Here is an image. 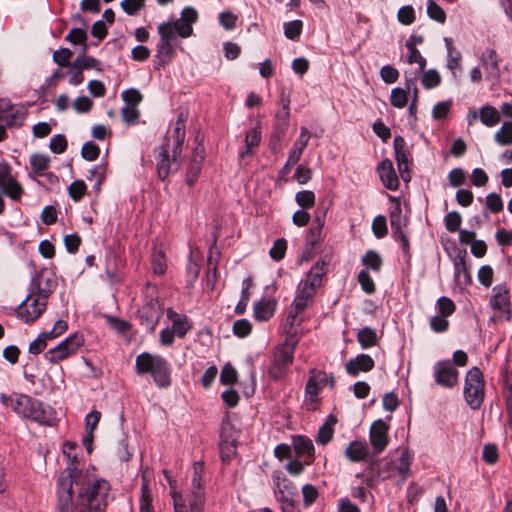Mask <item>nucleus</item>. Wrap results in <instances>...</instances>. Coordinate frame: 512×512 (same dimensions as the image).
<instances>
[{
  "label": "nucleus",
  "mask_w": 512,
  "mask_h": 512,
  "mask_svg": "<svg viewBox=\"0 0 512 512\" xmlns=\"http://www.w3.org/2000/svg\"><path fill=\"white\" fill-rule=\"evenodd\" d=\"M76 448L73 442H65L63 454L69 464L57 479L55 512H105L109 483L104 479H95L74 466Z\"/></svg>",
  "instance_id": "f257e3e1"
},
{
  "label": "nucleus",
  "mask_w": 512,
  "mask_h": 512,
  "mask_svg": "<svg viewBox=\"0 0 512 512\" xmlns=\"http://www.w3.org/2000/svg\"><path fill=\"white\" fill-rule=\"evenodd\" d=\"M185 136V120L180 116L172 134L166 137L164 144L154 150L158 177L162 181L179 169L178 158L182 152Z\"/></svg>",
  "instance_id": "f03ea898"
},
{
  "label": "nucleus",
  "mask_w": 512,
  "mask_h": 512,
  "mask_svg": "<svg viewBox=\"0 0 512 512\" xmlns=\"http://www.w3.org/2000/svg\"><path fill=\"white\" fill-rule=\"evenodd\" d=\"M135 371L140 376L149 374L159 388H167L171 385L170 364L160 355L148 352L139 354L135 360Z\"/></svg>",
  "instance_id": "7ed1b4c3"
},
{
  "label": "nucleus",
  "mask_w": 512,
  "mask_h": 512,
  "mask_svg": "<svg viewBox=\"0 0 512 512\" xmlns=\"http://www.w3.org/2000/svg\"><path fill=\"white\" fill-rule=\"evenodd\" d=\"M295 345V342H289L287 339L273 347L266 369V373L271 380L278 382L286 379L289 368L294 361Z\"/></svg>",
  "instance_id": "20e7f679"
},
{
  "label": "nucleus",
  "mask_w": 512,
  "mask_h": 512,
  "mask_svg": "<svg viewBox=\"0 0 512 512\" xmlns=\"http://www.w3.org/2000/svg\"><path fill=\"white\" fill-rule=\"evenodd\" d=\"M463 393L466 403L472 410L481 407L485 397V380L478 367L474 366L466 373Z\"/></svg>",
  "instance_id": "39448f33"
},
{
  "label": "nucleus",
  "mask_w": 512,
  "mask_h": 512,
  "mask_svg": "<svg viewBox=\"0 0 512 512\" xmlns=\"http://www.w3.org/2000/svg\"><path fill=\"white\" fill-rule=\"evenodd\" d=\"M83 344V335L79 333H74L73 335L61 341L54 348L49 349L44 354V358L48 362L56 364L75 354L82 347Z\"/></svg>",
  "instance_id": "423d86ee"
},
{
  "label": "nucleus",
  "mask_w": 512,
  "mask_h": 512,
  "mask_svg": "<svg viewBox=\"0 0 512 512\" xmlns=\"http://www.w3.org/2000/svg\"><path fill=\"white\" fill-rule=\"evenodd\" d=\"M47 300L29 291L26 298L17 307V317L30 324L37 320L46 310Z\"/></svg>",
  "instance_id": "0eeeda50"
},
{
  "label": "nucleus",
  "mask_w": 512,
  "mask_h": 512,
  "mask_svg": "<svg viewBox=\"0 0 512 512\" xmlns=\"http://www.w3.org/2000/svg\"><path fill=\"white\" fill-rule=\"evenodd\" d=\"M311 375L305 387V404L310 410H315L319 402V393L328 383V375L321 370H311Z\"/></svg>",
  "instance_id": "6e6552de"
},
{
  "label": "nucleus",
  "mask_w": 512,
  "mask_h": 512,
  "mask_svg": "<svg viewBox=\"0 0 512 512\" xmlns=\"http://www.w3.org/2000/svg\"><path fill=\"white\" fill-rule=\"evenodd\" d=\"M204 463L195 462L193 465V476L191 485V499L189 500L190 512H201L203 505L204 486H203Z\"/></svg>",
  "instance_id": "1a4fd4ad"
},
{
  "label": "nucleus",
  "mask_w": 512,
  "mask_h": 512,
  "mask_svg": "<svg viewBox=\"0 0 512 512\" xmlns=\"http://www.w3.org/2000/svg\"><path fill=\"white\" fill-rule=\"evenodd\" d=\"M163 309L157 299H151L138 310V317L144 329L152 333L155 331L161 317Z\"/></svg>",
  "instance_id": "9d476101"
},
{
  "label": "nucleus",
  "mask_w": 512,
  "mask_h": 512,
  "mask_svg": "<svg viewBox=\"0 0 512 512\" xmlns=\"http://www.w3.org/2000/svg\"><path fill=\"white\" fill-rule=\"evenodd\" d=\"M55 287L56 280L53 272L50 269L42 268L32 277L28 290L47 300Z\"/></svg>",
  "instance_id": "9b49d317"
},
{
  "label": "nucleus",
  "mask_w": 512,
  "mask_h": 512,
  "mask_svg": "<svg viewBox=\"0 0 512 512\" xmlns=\"http://www.w3.org/2000/svg\"><path fill=\"white\" fill-rule=\"evenodd\" d=\"M28 405L29 406L27 409V415L24 416L25 419H30L41 425H53L55 420V413L54 410L49 405H46L43 402L32 397L31 402Z\"/></svg>",
  "instance_id": "f8f14e48"
},
{
  "label": "nucleus",
  "mask_w": 512,
  "mask_h": 512,
  "mask_svg": "<svg viewBox=\"0 0 512 512\" xmlns=\"http://www.w3.org/2000/svg\"><path fill=\"white\" fill-rule=\"evenodd\" d=\"M436 383L445 388H453L458 383L459 372L450 361H438L433 366Z\"/></svg>",
  "instance_id": "ddd939ff"
},
{
  "label": "nucleus",
  "mask_w": 512,
  "mask_h": 512,
  "mask_svg": "<svg viewBox=\"0 0 512 512\" xmlns=\"http://www.w3.org/2000/svg\"><path fill=\"white\" fill-rule=\"evenodd\" d=\"M26 117L23 108L12 104L9 100H0V122L5 123L7 127L22 126Z\"/></svg>",
  "instance_id": "4468645a"
},
{
  "label": "nucleus",
  "mask_w": 512,
  "mask_h": 512,
  "mask_svg": "<svg viewBox=\"0 0 512 512\" xmlns=\"http://www.w3.org/2000/svg\"><path fill=\"white\" fill-rule=\"evenodd\" d=\"M489 303L494 311L505 313L507 320L511 319L510 289L506 285L493 287Z\"/></svg>",
  "instance_id": "2eb2a0df"
},
{
  "label": "nucleus",
  "mask_w": 512,
  "mask_h": 512,
  "mask_svg": "<svg viewBox=\"0 0 512 512\" xmlns=\"http://www.w3.org/2000/svg\"><path fill=\"white\" fill-rule=\"evenodd\" d=\"M500 57L491 48L485 49L480 56V64L483 67L487 80L499 81L501 78Z\"/></svg>",
  "instance_id": "dca6fc26"
},
{
  "label": "nucleus",
  "mask_w": 512,
  "mask_h": 512,
  "mask_svg": "<svg viewBox=\"0 0 512 512\" xmlns=\"http://www.w3.org/2000/svg\"><path fill=\"white\" fill-rule=\"evenodd\" d=\"M261 142V131L259 127H253L246 132L245 146L238 153L240 165L246 166L254 155L253 149Z\"/></svg>",
  "instance_id": "f3484780"
},
{
  "label": "nucleus",
  "mask_w": 512,
  "mask_h": 512,
  "mask_svg": "<svg viewBox=\"0 0 512 512\" xmlns=\"http://www.w3.org/2000/svg\"><path fill=\"white\" fill-rule=\"evenodd\" d=\"M388 425L381 419L375 421L369 432L370 443L376 454L381 453L388 444Z\"/></svg>",
  "instance_id": "a211bd4d"
},
{
  "label": "nucleus",
  "mask_w": 512,
  "mask_h": 512,
  "mask_svg": "<svg viewBox=\"0 0 512 512\" xmlns=\"http://www.w3.org/2000/svg\"><path fill=\"white\" fill-rule=\"evenodd\" d=\"M393 147L400 176L403 181L408 182L410 180L409 161L408 152L405 149V141L403 137L396 136L393 140Z\"/></svg>",
  "instance_id": "6ab92c4d"
},
{
  "label": "nucleus",
  "mask_w": 512,
  "mask_h": 512,
  "mask_svg": "<svg viewBox=\"0 0 512 512\" xmlns=\"http://www.w3.org/2000/svg\"><path fill=\"white\" fill-rule=\"evenodd\" d=\"M330 263V259H322L317 261L309 270L306 275V279L301 282L304 286L311 288L316 291L318 287L322 284L323 276L327 272V266Z\"/></svg>",
  "instance_id": "aec40b11"
},
{
  "label": "nucleus",
  "mask_w": 512,
  "mask_h": 512,
  "mask_svg": "<svg viewBox=\"0 0 512 512\" xmlns=\"http://www.w3.org/2000/svg\"><path fill=\"white\" fill-rule=\"evenodd\" d=\"M315 291L300 283L296 297L293 302V311L287 317V321L293 324L297 315L302 312L308 302L313 298Z\"/></svg>",
  "instance_id": "412c9836"
},
{
  "label": "nucleus",
  "mask_w": 512,
  "mask_h": 512,
  "mask_svg": "<svg viewBox=\"0 0 512 512\" xmlns=\"http://www.w3.org/2000/svg\"><path fill=\"white\" fill-rule=\"evenodd\" d=\"M374 366L375 362L371 356L368 354H359L346 363L345 370L348 375L356 377L360 372L371 371Z\"/></svg>",
  "instance_id": "4be33fe9"
},
{
  "label": "nucleus",
  "mask_w": 512,
  "mask_h": 512,
  "mask_svg": "<svg viewBox=\"0 0 512 512\" xmlns=\"http://www.w3.org/2000/svg\"><path fill=\"white\" fill-rule=\"evenodd\" d=\"M377 171L383 185L387 189L396 191L399 188V180L391 160L385 159L381 161L377 167Z\"/></svg>",
  "instance_id": "5701e85b"
},
{
  "label": "nucleus",
  "mask_w": 512,
  "mask_h": 512,
  "mask_svg": "<svg viewBox=\"0 0 512 512\" xmlns=\"http://www.w3.org/2000/svg\"><path fill=\"white\" fill-rule=\"evenodd\" d=\"M311 133L306 127H302L298 139L294 142L293 147L288 155V164H296L308 145Z\"/></svg>",
  "instance_id": "b1692460"
},
{
  "label": "nucleus",
  "mask_w": 512,
  "mask_h": 512,
  "mask_svg": "<svg viewBox=\"0 0 512 512\" xmlns=\"http://www.w3.org/2000/svg\"><path fill=\"white\" fill-rule=\"evenodd\" d=\"M345 456L352 462H362L369 456V448L365 442L352 441L346 447Z\"/></svg>",
  "instance_id": "393cba45"
},
{
  "label": "nucleus",
  "mask_w": 512,
  "mask_h": 512,
  "mask_svg": "<svg viewBox=\"0 0 512 512\" xmlns=\"http://www.w3.org/2000/svg\"><path fill=\"white\" fill-rule=\"evenodd\" d=\"M293 448L298 457H308L310 460L306 464H310L314 458V445L312 441L304 436L293 437Z\"/></svg>",
  "instance_id": "a878e982"
},
{
  "label": "nucleus",
  "mask_w": 512,
  "mask_h": 512,
  "mask_svg": "<svg viewBox=\"0 0 512 512\" xmlns=\"http://www.w3.org/2000/svg\"><path fill=\"white\" fill-rule=\"evenodd\" d=\"M174 54V48L172 43L166 42L163 40H159L157 44V51H156V61H155V68L160 69L167 65Z\"/></svg>",
  "instance_id": "bb28decb"
},
{
  "label": "nucleus",
  "mask_w": 512,
  "mask_h": 512,
  "mask_svg": "<svg viewBox=\"0 0 512 512\" xmlns=\"http://www.w3.org/2000/svg\"><path fill=\"white\" fill-rule=\"evenodd\" d=\"M275 308L274 300L262 299L254 305V317L257 321H267L274 315Z\"/></svg>",
  "instance_id": "cd10ccee"
},
{
  "label": "nucleus",
  "mask_w": 512,
  "mask_h": 512,
  "mask_svg": "<svg viewBox=\"0 0 512 512\" xmlns=\"http://www.w3.org/2000/svg\"><path fill=\"white\" fill-rule=\"evenodd\" d=\"M479 120L486 127H494L500 122L501 115L494 106L485 104L479 109Z\"/></svg>",
  "instance_id": "c85d7f7f"
},
{
  "label": "nucleus",
  "mask_w": 512,
  "mask_h": 512,
  "mask_svg": "<svg viewBox=\"0 0 512 512\" xmlns=\"http://www.w3.org/2000/svg\"><path fill=\"white\" fill-rule=\"evenodd\" d=\"M407 221L402 215L400 203L397 201L396 205L390 212V225L394 235L404 232L403 228L406 226Z\"/></svg>",
  "instance_id": "c756f323"
},
{
  "label": "nucleus",
  "mask_w": 512,
  "mask_h": 512,
  "mask_svg": "<svg viewBox=\"0 0 512 512\" xmlns=\"http://www.w3.org/2000/svg\"><path fill=\"white\" fill-rule=\"evenodd\" d=\"M26 394L13 393L11 395H7L5 393L0 394V402L6 408H11L13 412L16 414L20 410V406H23V403H26Z\"/></svg>",
  "instance_id": "7c9ffc66"
},
{
  "label": "nucleus",
  "mask_w": 512,
  "mask_h": 512,
  "mask_svg": "<svg viewBox=\"0 0 512 512\" xmlns=\"http://www.w3.org/2000/svg\"><path fill=\"white\" fill-rule=\"evenodd\" d=\"M405 46L409 52L408 63L417 64L418 67L414 72L423 73L426 66V59L421 55L420 51L415 47V43L412 41H407Z\"/></svg>",
  "instance_id": "2f4dec72"
},
{
  "label": "nucleus",
  "mask_w": 512,
  "mask_h": 512,
  "mask_svg": "<svg viewBox=\"0 0 512 512\" xmlns=\"http://www.w3.org/2000/svg\"><path fill=\"white\" fill-rule=\"evenodd\" d=\"M337 419L335 416L330 415L326 422L319 428L317 435V442L321 444H327L333 437L334 434V425L336 424Z\"/></svg>",
  "instance_id": "473e14b6"
},
{
  "label": "nucleus",
  "mask_w": 512,
  "mask_h": 512,
  "mask_svg": "<svg viewBox=\"0 0 512 512\" xmlns=\"http://www.w3.org/2000/svg\"><path fill=\"white\" fill-rule=\"evenodd\" d=\"M357 340L364 349L373 347L377 343L376 331L370 327H364L357 332Z\"/></svg>",
  "instance_id": "72a5a7b5"
},
{
  "label": "nucleus",
  "mask_w": 512,
  "mask_h": 512,
  "mask_svg": "<svg viewBox=\"0 0 512 512\" xmlns=\"http://www.w3.org/2000/svg\"><path fill=\"white\" fill-rule=\"evenodd\" d=\"M50 164V158L42 154H33L30 157V165L32 172L36 176L44 175V172L48 169Z\"/></svg>",
  "instance_id": "f704fd0d"
},
{
  "label": "nucleus",
  "mask_w": 512,
  "mask_h": 512,
  "mask_svg": "<svg viewBox=\"0 0 512 512\" xmlns=\"http://www.w3.org/2000/svg\"><path fill=\"white\" fill-rule=\"evenodd\" d=\"M412 462V457L408 451H404L401 453L397 462L394 463V468L397 473L402 477V479H406L410 473V466Z\"/></svg>",
  "instance_id": "c9c22d12"
},
{
  "label": "nucleus",
  "mask_w": 512,
  "mask_h": 512,
  "mask_svg": "<svg viewBox=\"0 0 512 512\" xmlns=\"http://www.w3.org/2000/svg\"><path fill=\"white\" fill-rule=\"evenodd\" d=\"M370 468L375 476L381 478L382 480L389 478L392 475V470H395L394 462L391 461L385 463L380 461H372L370 463Z\"/></svg>",
  "instance_id": "e433bc0d"
},
{
  "label": "nucleus",
  "mask_w": 512,
  "mask_h": 512,
  "mask_svg": "<svg viewBox=\"0 0 512 512\" xmlns=\"http://www.w3.org/2000/svg\"><path fill=\"white\" fill-rule=\"evenodd\" d=\"M10 197L12 200H19L23 192L19 183L13 178L3 184H0V191Z\"/></svg>",
  "instance_id": "4c0bfd02"
},
{
  "label": "nucleus",
  "mask_w": 512,
  "mask_h": 512,
  "mask_svg": "<svg viewBox=\"0 0 512 512\" xmlns=\"http://www.w3.org/2000/svg\"><path fill=\"white\" fill-rule=\"evenodd\" d=\"M494 140L499 145L512 144V122H504L501 128L495 133Z\"/></svg>",
  "instance_id": "58836bf2"
},
{
  "label": "nucleus",
  "mask_w": 512,
  "mask_h": 512,
  "mask_svg": "<svg viewBox=\"0 0 512 512\" xmlns=\"http://www.w3.org/2000/svg\"><path fill=\"white\" fill-rule=\"evenodd\" d=\"M152 269L157 275H163L166 271V258L165 254L161 249L154 248L152 254Z\"/></svg>",
  "instance_id": "ea45409f"
},
{
  "label": "nucleus",
  "mask_w": 512,
  "mask_h": 512,
  "mask_svg": "<svg viewBox=\"0 0 512 512\" xmlns=\"http://www.w3.org/2000/svg\"><path fill=\"white\" fill-rule=\"evenodd\" d=\"M75 66L80 68L82 71L87 69H95L97 71H102L101 63L94 57L86 56L85 54L77 56L74 60Z\"/></svg>",
  "instance_id": "a19ab883"
},
{
  "label": "nucleus",
  "mask_w": 512,
  "mask_h": 512,
  "mask_svg": "<svg viewBox=\"0 0 512 512\" xmlns=\"http://www.w3.org/2000/svg\"><path fill=\"white\" fill-rule=\"evenodd\" d=\"M427 15L440 24H444L446 21L445 11L434 0L427 1Z\"/></svg>",
  "instance_id": "79ce46f5"
},
{
  "label": "nucleus",
  "mask_w": 512,
  "mask_h": 512,
  "mask_svg": "<svg viewBox=\"0 0 512 512\" xmlns=\"http://www.w3.org/2000/svg\"><path fill=\"white\" fill-rule=\"evenodd\" d=\"M362 263L367 267L372 269L373 271H380L383 261L380 257V255L374 251L369 250L365 253V255L362 258Z\"/></svg>",
  "instance_id": "37998d69"
},
{
  "label": "nucleus",
  "mask_w": 512,
  "mask_h": 512,
  "mask_svg": "<svg viewBox=\"0 0 512 512\" xmlns=\"http://www.w3.org/2000/svg\"><path fill=\"white\" fill-rule=\"evenodd\" d=\"M140 511L141 512H154L152 506L151 491L148 484L143 481L141 486V497H140Z\"/></svg>",
  "instance_id": "c03bdc74"
},
{
  "label": "nucleus",
  "mask_w": 512,
  "mask_h": 512,
  "mask_svg": "<svg viewBox=\"0 0 512 512\" xmlns=\"http://www.w3.org/2000/svg\"><path fill=\"white\" fill-rule=\"evenodd\" d=\"M436 308L438 310L439 315L446 318L451 316L456 310L454 302L450 298L445 296H442L437 300Z\"/></svg>",
  "instance_id": "a18cd8bd"
},
{
  "label": "nucleus",
  "mask_w": 512,
  "mask_h": 512,
  "mask_svg": "<svg viewBox=\"0 0 512 512\" xmlns=\"http://www.w3.org/2000/svg\"><path fill=\"white\" fill-rule=\"evenodd\" d=\"M202 170V163L200 160L196 158H191L189 163L187 173H186V182L189 186L194 185L196 180L198 179L200 172Z\"/></svg>",
  "instance_id": "49530a36"
},
{
  "label": "nucleus",
  "mask_w": 512,
  "mask_h": 512,
  "mask_svg": "<svg viewBox=\"0 0 512 512\" xmlns=\"http://www.w3.org/2000/svg\"><path fill=\"white\" fill-rule=\"evenodd\" d=\"M106 172H107V165L103 164V163L96 165L95 167H93L90 170L88 179L95 180L94 188L96 190L100 189V186L105 179Z\"/></svg>",
  "instance_id": "de8ad7c7"
},
{
  "label": "nucleus",
  "mask_w": 512,
  "mask_h": 512,
  "mask_svg": "<svg viewBox=\"0 0 512 512\" xmlns=\"http://www.w3.org/2000/svg\"><path fill=\"white\" fill-rule=\"evenodd\" d=\"M287 250V241L284 238L276 239L269 251L270 257L275 261H280L284 258Z\"/></svg>",
  "instance_id": "09e8293b"
},
{
  "label": "nucleus",
  "mask_w": 512,
  "mask_h": 512,
  "mask_svg": "<svg viewBox=\"0 0 512 512\" xmlns=\"http://www.w3.org/2000/svg\"><path fill=\"white\" fill-rule=\"evenodd\" d=\"M86 190L87 186L84 181L75 180L69 185L68 194L75 202H78L82 199Z\"/></svg>",
  "instance_id": "8fccbe9b"
},
{
  "label": "nucleus",
  "mask_w": 512,
  "mask_h": 512,
  "mask_svg": "<svg viewBox=\"0 0 512 512\" xmlns=\"http://www.w3.org/2000/svg\"><path fill=\"white\" fill-rule=\"evenodd\" d=\"M421 81L426 89H432L441 83V76L437 70L430 69L423 73Z\"/></svg>",
  "instance_id": "3c124183"
},
{
  "label": "nucleus",
  "mask_w": 512,
  "mask_h": 512,
  "mask_svg": "<svg viewBox=\"0 0 512 512\" xmlns=\"http://www.w3.org/2000/svg\"><path fill=\"white\" fill-rule=\"evenodd\" d=\"M295 200L303 209H309L315 204V194L310 190L299 191L295 196Z\"/></svg>",
  "instance_id": "603ef678"
},
{
  "label": "nucleus",
  "mask_w": 512,
  "mask_h": 512,
  "mask_svg": "<svg viewBox=\"0 0 512 512\" xmlns=\"http://www.w3.org/2000/svg\"><path fill=\"white\" fill-rule=\"evenodd\" d=\"M302 26L303 23L301 20L285 22L283 25L285 36L290 40H295L301 34Z\"/></svg>",
  "instance_id": "864d4df0"
},
{
  "label": "nucleus",
  "mask_w": 512,
  "mask_h": 512,
  "mask_svg": "<svg viewBox=\"0 0 512 512\" xmlns=\"http://www.w3.org/2000/svg\"><path fill=\"white\" fill-rule=\"evenodd\" d=\"M222 441H221V459L224 462H229L233 455L235 454V445L233 440H229L224 433H222Z\"/></svg>",
  "instance_id": "5fc2aeb1"
},
{
  "label": "nucleus",
  "mask_w": 512,
  "mask_h": 512,
  "mask_svg": "<svg viewBox=\"0 0 512 512\" xmlns=\"http://www.w3.org/2000/svg\"><path fill=\"white\" fill-rule=\"evenodd\" d=\"M452 101H441L434 105L432 109V117L435 120H443L447 117L451 110Z\"/></svg>",
  "instance_id": "6e6d98bb"
},
{
  "label": "nucleus",
  "mask_w": 512,
  "mask_h": 512,
  "mask_svg": "<svg viewBox=\"0 0 512 512\" xmlns=\"http://www.w3.org/2000/svg\"><path fill=\"white\" fill-rule=\"evenodd\" d=\"M169 25H171L172 29L175 33H177L178 36L182 38H187L191 35L193 29L192 26H190V23H186L185 21L181 20L180 18L175 21L167 22Z\"/></svg>",
  "instance_id": "4d7b16f0"
},
{
  "label": "nucleus",
  "mask_w": 512,
  "mask_h": 512,
  "mask_svg": "<svg viewBox=\"0 0 512 512\" xmlns=\"http://www.w3.org/2000/svg\"><path fill=\"white\" fill-rule=\"evenodd\" d=\"M391 104L396 108H404L408 102L406 90L402 88H394L390 96Z\"/></svg>",
  "instance_id": "13d9d810"
},
{
  "label": "nucleus",
  "mask_w": 512,
  "mask_h": 512,
  "mask_svg": "<svg viewBox=\"0 0 512 512\" xmlns=\"http://www.w3.org/2000/svg\"><path fill=\"white\" fill-rule=\"evenodd\" d=\"M122 99L125 101L127 106L137 107L142 101L143 96L139 90L130 88L122 92Z\"/></svg>",
  "instance_id": "bf43d9fd"
},
{
  "label": "nucleus",
  "mask_w": 512,
  "mask_h": 512,
  "mask_svg": "<svg viewBox=\"0 0 512 512\" xmlns=\"http://www.w3.org/2000/svg\"><path fill=\"white\" fill-rule=\"evenodd\" d=\"M66 76L68 83L73 86L81 84L84 80L83 71L75 66V61L67 68Z\"/></svg>",
  "instance_id": "052dcab7"
},
{
  "label": "nucleus",
  "mask_w": 512,
  "mask_h": 512,
  "mask_svg": "<svg viewBox=\"0 0 512 512\" xmlns=\"http://www.w3.org/2000/svg\"><path fill=\"white\" fill-rule=\"evenodd\" d=\"M358 281L361 288L367 294H373L375 292V284L369 275L367 269H363L358 274Z\"/></svg>",
  "instance_id": "680f3d73"
},
{
  "label": "nucleus",
  "mask_w": 512,
  "mask_h": 512,
  "mask_svg": "<svg viewBox=\"0 0 512 512\" xmlns=\"http://www.w3.org/2000/svg\"><path fill=\"white\" fill-rule=\"evenodd\" d=\"M290 117L289 109L280 108V110L276 113L275 120V129L280 133H285L288 128V121Z\"/></svg>",
  "instance_id": "e2e57ef3"
},
{
  "label": "nucleus",
  "mask_w": 512,
  "mask_h": 512,
  "mask_svg": "<svg viewBox=\"0 0 512 512\" xmlns=\"http://www.w3.org/2000/svg\"><path fill=\"white\" fill-rule=\"evenodd\" d=\"M50 150L55 154H62L67 148L66 137L62 134L54 135L49 144Z\"/></svg>",
  "instance_id": "0e129e2a"
},
{
  "label": "nucleus",
  "mask_w": 512,
  "mask_h": 512,
  "mask_svg": "<svg viewBox=\"0 0 512 512\" xmlns=\"http://www.w3.org/2000/svg\"><path fill=\"white\" fill-rule=\"evenodd\" d=\"M99 154V147L91 141L84 143V145L82 146L81 155L87 161L96 160Z\"/></svg>",
  "instance_id": "69168bd1"
},
{
  "label": "nucleus",
  "mask_w": 512,
  "mask_h": 512,
  "mask_svg": "<svg viewBox=\"0 0 512 512\" xmlns=\"http://www.w3.org/2000/svg\"><path fill=\"white\" fill-rule=\"evenodd\" d=\"M372 230L377 238H383L388 233L386 217L383 215L376 216L372 223Z\"/></svg>",
  "instance_id": "338daca9"
},
{
  "label": "nucleus",
  "mask_w": 512,
  "mask_h": 512,
  "mask_svg": "<svg viewBox=\"0 0 512 512\" xmlns=\"http://www.w3.org/2000/svg\"><path fill=\"white\" fill-rule=\"evenodd\" d=\"M398 21L404 25H410L415 20L414 8L410 5L403 6L399 9L397 14Z\"/></svg>",
  "instance_id": "774afa93"
}]
</instances>
